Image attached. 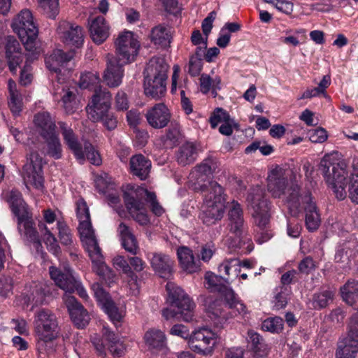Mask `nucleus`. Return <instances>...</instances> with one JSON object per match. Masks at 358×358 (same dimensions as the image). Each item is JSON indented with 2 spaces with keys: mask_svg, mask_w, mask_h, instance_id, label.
Masks as SVG:
<instances>
[{
  "mask_svg": "<svg viewBox=\"0 0 358 358\" xmlns=\"http://www.w3.org/2000/svg\"><path fill=\"white\" fill-rule=\"evenodd\" d=\"M217 168L215 159L208 158L201 164L196 166L190 173L189 179L194 181V189L196 190H206L201 212L199 218L208 226L216 224L224 216V196L223 188L216 181H208Z\"/></svg>",
  "mask_w": 358,
  "mask_h": 358,
  "instance_id": "f257e3e1",
  "label": "nucleus"
},
{
  "mask_svg": "<svg viewBox=\"0 0 358 358\" xmlns=\"http://www.w3.org/2000/svg\"><path fill=\"white\" fill-rule=\"evenodd\" d=\"M319 170L338 199H345L348 192L351 201L358 203V161L350 173L346 163L338 159L336 153L327 154L321 159Z\"/></svg>",
  "mask_w": 358,
  "mask_h": 358,
  "instance_id": "f03ea898",
  "label": "nucleus"
},
{
  "mask_svg": "<svg viewBox=\"0 0 358 358\" xmlns=\"http://www.w3.org/2000/svg\"><path fill=\"white\" fill-rule=\"evenodd\" d=\"M73 52H64L62 50H55L50 55L45 57V65L51 72L57 83L53 84V96L56 99L62 101L63 107L67 114L73 113L78 108L76 100V89L65 84L69 71L65 65L73 57Z\"/></svg>",
  "mask_w": 358,
  "mask_h": 358,
  "instance_id": "7ed1b4c3",
  "label": "nucleus"
},
{
  "mask_svg": "<svg viewBox=\"0 0 358 358\" xmlns=\"http://www.w3.org/2000/svg\"><path fill=\"white\" fill-rule=\"evenodd\" d=\"M34 325L38 355L45 358L56 350L55 340L59 335L57 317L50 310L40 309L34 315Z\"/></svg>",
  "mask_w": 358,
  "mask_h": 358,
  "instance_id": "20e7f679",
  "label": "nucleus"
},
{
  "mask_svg": "<svg viewBox=\"0 0 358 358\" xmlns=\"http://www.w3.org/2000/svg\"><path fill=\"white\" fill-rule=\"evenodd\" d=\"M145 199L150 203L152 213L157 216L164 213V209L156 200V195L145 188L128 185L124 191V203L132 218L141 225H146L150 220L147 214L145 204L143 200Z\"/></svg>",
  "mask_w": 358,
  "mask_h": 358,
  "instance_id": "39448f33",
  "label": "nucleus"
},
{
  "mask_svg": "<svg viewBox=\"0 0 358 358\" xmlns=\"http://www.w3.org/2000/svg\"><path fill=\"white\" fill-rule=\"evenodd\" d=\"M247 201L251 215L257 227L255 241L259 244H262L273 236L270 229V206L266 198L265 190L259 185L252 187L248 193Z\"/></svg>",
  "mask_w": 358,
  "mask_h": 358,
  "instance_id": "423d86ee",
  "label": "nucleus"
},
{
  "mask_svg": "<svg viewBox=\"0 0 358 358\" xmlns=\"http://www.w3.org/2000/svg\"><path fill=\"white\" fill-rule=\"evenodd\" d=\"M286 205L293 216H297L302 209L305 212V223L309 231H314L320 227L321 219L315 203L309 191L294 185L289 189Z\"/></svg>",
  "mask_w": 358,
  "mask_h": 358,
  "instance_id": "0eeeda50",
  "label": "nucleus"
},
{
  "mask_svg": "<svg viewBox=\"0 0 358 358\" xmlns=\"http://www.w3.org/2000/svg\"><path fill=\"white\" fill-rule=\"evenodd\" d=\"M78 231L81 241L92 260L93 271L110 285L115 281L113 271L105 264L101 249L94 236L90 219L79 222Z\"/></svg>",
  "mask_w": 358,
  "mask_h": 358,
  "instance_id": "6e6552de",
  "label": "nucleus"
},
{
  "mask_svg": "<svg viewBox=\"0 0 358 358\" xmlns=\"http://www.w3.org/2000/svg\"><path fill=\"white\" fill-rule=\"evenodd\" d=\"M169 65L162 57L152 58L145 70L144 91L153 99L161 98L166 92Z\"/></svg>",
  "mask_w": 358,
  "mask_h": 358,
  "instance_id": "1a4fd4ad",
  "label": "nucleus"
},
{
  "mask_svg": "<svg viewBox=\"0 0 358 358\" xmlns=\"http://www.w3.org/2000/svg\"><path fill=\"white\" fill-rule=\"evenodd\" d=\"M11 27L27 51H34L36 55L41 52L37 42L38 30L31 10H22L13 19Z\"/></svg>",
  "mask_w": 358,
  "mask_h": 358,
  "instance_id": "9d476101",
  "label": "nucleus"
},
{
  "mask_svg": "<svg viewBox=\"0 0 358 358\" xmlns=\"http://www.w3.org/2000/svg\"><path fill=\"white\" fill-rule=\"evenodd\" d=\"M111 94L108 90L100 91L92 96V101L86 108L88 117L93 122H102L108 129H114L117 121L114 115L110 112Z\"/></svg>",
  "mask_w": 358,
  "mask_h": 358,
  "instance_id": "9b49d317",
  "label": "nucleus"
},
{
  "mask_svg": "<svg viewBox=\"0 0 358 358\" xmlns=\"http://www.w3.org/2000/svg\"><path fill=\"white\" fill-rule=\"evenodd\" d=\"M228 210V227L229 233L227 235L228 246L230 248H240L241 244L250 240L243 229V212L239 203L232 201L225 205Z\"/></svg>",
  "mask_w": 358,
  "mask_h": 358,
  "instance_id": "f8f14e48",
  "label": "nucleus"
},
{
  "mask_svg": "<svg viewBox=\"0 0 358 358\" xmlns=\"http://www.w3.org/2000/svg\"><path fill=\"white\" fill-rule=\"evenodd\" d=\"M8 201L12 212L17 217V228L20 234L28 240L34 241L36 239V231L33 227V222L29 217L21 193L17 190H11Z\"/></svg>",
  "mask_w": 358,
  "mask_h": 358,
  "instance_id": "ddd939ff",
  "label": "nucleus"
},
{
  "mask_svg": "<svg viewBox=\"0 0 358 358\" xmlns=\"http://www.w3.org/2000/svg\"><path fill=\"white\" fill-rule=\"evenodd\" d=\"M292 173L291 170L277 165L269 171L267 176L268 192L274 198H283L285 203L288 192L292 186L298 185L301 188L299 185L294 182H292L289 186L288 185Z\"/></svg>",
  "mask_w": 358,
  "mask_h": 358,
  "instance_id": "4468645a",
  "label": "nucleus"
},
{
  "mask_svg": "<svg viewBox=\"0 0 358 358\" xmlns=\"http://www.w3.org/2000/svg\"><path fill=\"white\" fill-rule=\"evenodd\" d=\"M167 301L171 306L177 307L182 315V320L190 322L193 319V310L195 307L194 302L175 283L168 282L166 285Z\"/></svg>",
  "mask_w": 358,
  "mask_h": 358,
  "instance_id": "2eb2a0df",
  "label": "nucleus"
},
{
  "mask_svg": "<svg viewBox=\"0 0 358 358\" xmlns=\"http://www.w3.org/2000/svg\"><path fill=\"white\" fill-rule=\"evenodd\" d=\"M117 59L121 64L134 61L138 55L140 43L135 34L130 31L121 32L115 41Z\"/></svg>",
  "mask_w": 358,
  "mask_h": 358,
  "instance_id": "dca6fc26",
  "label": "nucleus"
},
{
  "mask_svg": "<svg viewBox=\"0 0 358 358\" xmlns=\"http://www.w3.org/2000/svg\"><path fill=\"white\" fill-rule=\"evenodd\" d=\"M48 292L44 283L32 281L25 285L16 303L23 308L31 307V310H33L45 303Z\"/></svg>",
  "mask_w": 358,
  "mask_h": 358,
  "instance_id": "f3484780",
  "label": "nucleus"
},
{
  "mask_svg": "<svg viewBox=\"0 0 358 358\" xmlns=\"http://www.w3.org/2000/svg\"><path fill=\"white\" fill-rule=\"evenodd\" d=\"M43 159L36 152H32L27 157L23 166V178L27 187L32 185L37 189L43 187Z\"/></svg>",
  "mask_w": 358,
  "mask_h": 358,
  "instance_id": "a211bd4d",
  "label": "nucleus"
},
{
  "mask_svg": "<svg viewBox=\"0 0 358 358\" xmlns=\"http://www.w3.org/2000/svg\"><path fill=\"white\" fill-rule=\"evenodd\" d=\"M216 343L215 333L206 327L194 330L188 341L189 347L194 352L208 355L210 353Z\"/></svg>",
  "mask_w": 358,
  "mask_h": 358,
  "instance_id": "6ab92c4d",
  "label": "nucleus"
},
{
  "mask_svg": "<svg viewBox=\"0 0 358 358\" xmlns=\"http://www.w3.org/2000/svg\"><path fill=\"white\" fill-rule=\"evenodd\" d=\"M92 289L99 304L108 315L110 320L113 323L120 322L124 316V310L116 306L108 293L103 289L99 283H93L92 285Z\"/></svg>",
  "mask_w": 358,
  "mask_h": 358,
  "instance_id": "aec40b11",
  "label": "nucleus"
},
{
  "mask_svg": "<svg viewBox=\"0 0 358 358\" xmlns=\"http://www.w3.org/2000/svg\"><path fill=\"white\" fill-rule=\"evenodd\" d=\"M57 34L64 43L70 47L79 48L83 45L84 33L81 27L66 21L60 22Z\"/></svg>",
  "mask_w": 358,
  "mask_h": 358,
  "instance_id": "412c9836",
  "label": "nucleus"
},
{
  "mask_svg": "<svg viewBox=\"0 0 358 358\" xmlns=\"http://www.w3.org/2000/svg\"><path fill=\"white\" fill-rule=\"evenodd\" d=\"M118 59L112 55L106 57V68L103 74V82L110 87H118L124 76L123 66Z\"/></svg>",
  "mask_w": 358,
  "mask_h": 358,
  "instance_id": "4be33fe9",
  "label": "nucleus"
},
{
  "mask_svg": "<svg viewBox=\"0 0 358 358\" xmlns=\"http://www.w3.org/2000/svg\"><path fill=\"white\" fill-rule=\"evenodd\" d=\"M63 300L74 324L78 328L85 327L90 320V317L84 307L71 295L65 294Z\"/></svg>",
  "mask_w": 358,
  "mask_h": 358,
  "instance_id": "5701e85b",
  "label": "nucleus"
},
{
  "mask_svg": "<svg viewBox=\"0 0 358 358\" xmlns=\"http://www.w3.org/2000/svg\"><path fill=\"white\" fill-rule=\"evenodd\" d=\"M145 117L148 123L152 127L162 129L168 125L171 114L164 103H159L148 110Z\"/></svg>",
  "mask_w": 358,
  "mask_h": 358,
  "instance_id": "b1692460",
  "label": "nucleus"
},
{
  "mask_svg": "<svg viewBox=\"0 0 358 358\" xmlns=\"http://www.w3.org/2000/svg\"><path fill=\"white\" fill-rule=\"evenodd\" d=\"M49 273L51 279L55 285L63 290L72 289L77 277L69 266H64L63 269L52 266L49 268Z\"/></svg>",
  "mask_w": 358,
  "mask_h": 358,
  "instance_id": "393cba45",
  "label": "nucleus"
},
{
  "mask_svg": "<svg viewBox=\"0 0 358 358\" xmlns=\"http://www.w3.org/2000/svg\"><path fill=\"white\" fill-rule=\"evenodd\" d=\"M58 124L64 143L73 152L76 158L83 163L85 161V153L73 129L64 122H59Z\"/></svg>",
  "mask_w": 358,
  "mask_h": 358,
  "instance_id": "a878e982",
  "label": "nucleus"
},
{
  "mask_svg": "<svg viewBox=\"0 0 358 358\" xmlns=\"http://www.w3.org/2000/svg\"><path fill=\"white\" fill-rule=\"evenodd\" d=\"M155 272L161 278H169L173 271V261L162 253H151L148 257Z\"/></svg>",
  "mask_w": 358,
  "mask_h": 358,
  "instance_id": "bb28decb",
  "label": "nucleus"
},
{
  "mask_svg": "<svg viewBox=\"0 0 358 358\" xmlns=\"http://www.w3.org/2000/svg\"><path fill=\"white\" fill-rule=\"evenodd\" d=\"M20 43L13 37L9 36L7 38L6 46V54L8 62V66L13 73H17V68L23 60V55L21 52Z\"/></svg>",
  "mask_w": 358,
  "mask_h": 358,
  "instance_id": "cd10ccee",
  "label": "nucleus"
},
{
  "mask_svg": "<svg viewBox=\"0 0 358 358\" xmlns=\"http://www.w3.org/2000/svg\"><path fill=\"white\" fill-rule=\"evenodd\" d=\"M177 255L180 267L188 273H194L201 270V262L196 259L192 251L187 247H180Z\"/></svg>",
  "mask_w": 358,
  "mask_h": 358,
  "instance_id": "c85d7f7f",
  "label": "nucleus"
},
{
  "mask_svg": "<svg viewBox=\"0 0 358 358\" xmlns=\"http://www.w3.org/2000/svg\"><path fill=\"white\" fill-rule=\"evenodd\" d=\"M199 151L200 147L197 143L187 141L178 148L176 160L182 166L189 165L196 159Z\"/></svg>",
  "mask_w": 358,
  "mask_h": 358,
  "instance_id": "c756f323",
  "label": "nucleus"
},
{
  "mask_svg": "<svg viewBox=\"0 0 358 358\" xmlns=\"http://www.w3.org/2000/svg\"><path fill=\"white\" fill-rule=\"evenodd\" d=\"M110 27L103 17L99 16L92 20L90 33L93 41L97 44L103 43L110 35Z\"/></svg>",
  "mask_w": 358,
  "mask_h": 358,
  "instance_id": "7c9ffc66",
  "label": "nucleus"
},
{
  "mask_svg": "<svg viewBox=\"0 0 358 358\" xmlns=\"http://www.w3.org/2000/svg\"><path fill=\"white\" fill-rule=\"evenodd\" d=\"M357 352L358 339L348 335L338 341L336 357L355 358Z\"/></svg>",
  "mask_w": 358,
  "mask_h": 358,
  "instance_id": "2f4dec72",
  "label": "nucleus"
},
{
  "mask_svg": "<svg viewBox=\"0 0 358 358\" xmlns=\"http://www.w3.org/2000/svg\"><path fill=\"white\" fill-rule=\"evenodd\" d=\"M171 28L162 24L153 27L150 34L151 42L158 48H166L171 41Z\"/></svg>",
  "mask_w": 358,
  "mask_h": 358,
  "instance_id": "473e14b6",
  "label": "nucleus"
},
{
  "mask_svg": "<svg viewBox=\"0 0 358 358\" xmlns=\"http://www.w3.org/2000/svg\"><path fill=\"white\" fill-rule=\"evenodd\" d=\"M146 345L151 350L159 351L166 347L167 341L164 331L158 329H150L144 335Z\"/></svg>",
  "mask_w": 358,
  "mask_h": 358,
  "instance_id": "72a5a7b5",
  "label": "nucleus"
},
{
  "mask_svg": "<svg viewBox=\"0 0 358 358\" xmlns=\"http://www.w3.org/2000/svg\"><path fill=\"white\" fill-rule=\"evenodd\" d=\"M205 306L208 316L214 323V325L219 327L222 324L223 301L222 299L208 296L205 300Z\"/></svg>",
  "mask_w": 358,
  "mask_h": 358,
  "instance_id": "f704fd0d",
  "label": "nucleus"
},
{
  "mask_svg": "<svg viewBox=\"0 0 358 358\" xmlns=\"http://www.w3.org/2000/svg\"><path fill=\"white\" fill-rule=\"evenodd\" d=\"M151 168V162L145 156L136 155L130 159V169L131 173L141 180L147 178Z\"/></svg>",
  "mask_w": 358,
  "mask_h": 358,
  "instance_id": "c9c22d12",
  "label": "nucleus"
},
{
  "mask_svg": "<svg viewBox=\"0 0 358 358\" xmlns=\"http://www.w3.org/2000/svg\"><path fill=\"white\" fill-rule=\"evenodd\" d=\"M117 231L124 250L131 254L136 255L138 250V244L130 228L122 222L118 227Z\"/></svg>",
  "mask_w": 358,
  "mask_h": 358,
  "instance_id": "e433bc0d",
  "label": "nucleus"
},
{
  "mask_svg": "<svg viewBox=\"0 0 358 358\" xmlns=\"http://www.w3.org/2000/svg\"><path fill=\"white\" fill-rule=\"evenodd\" d=\"M113 265L117 269H121L124 273L127 274L131 279L129 281V286L133 295L138 294V285L137 283V276L131 271L127 261L122 256H116L113 259Z\"/></svg>",
  "mask_w": 358,
  "mask_h": 358,
  "instance_id": "4c0bfd02",
  "label": "nucleus"
},
{
  "mask_svg": "<svg viewBox=\"0 0 358 358\" xmlns=\"http://www.w3.org/2000/svg\"><path fill=\"white\" fill-rule=\"evenodd\" d=\"M225 308L228 306L231 310L228 313L229 317H234L238 314L245 312V306L241 301L238 295L234 290L225 285Z\"/></svg>",
  "mask_w": 358,
  "mask_h": 358,
  "instance_id": "58836bf2",
  "label": "nucleus"
},
{
  "mask_svg": "<svg viewBox=\"0 0 358 358\" xmlns=\"http://www.w3.org/2000/svg\"><path fill=\"white\" fill-rule=\"evenodd\" d=\"M43 138L47 145V155L55 159H59L62 156V146L56 131L44 133Z\"/></svg>",
  "mask_w": 358,
  "mask_h": 358,
  "instance_id": "ea45409f",
  "label": "nucleus"
},
{
  "mask_svg": "<svg viewBox=\"0 0 358 358\" xmlns=\"http://www.w3.org/2000/svg\"><path fill=\"white\" fill-rule=\"evenodd\" d=\"M248 343L255 353V358H263L267 355L268 350L262 337L253 330L248 332Z\"/></svg>",
  "mask_w": 358,
  "mask_h": 358,
  "instance_id": "a19ab883",
  "label": "nucleus"
},
{
  "mask_svg": "<svg viewBox=\"0 0 358 358\" xmlns=\"http://www.w3.org/2000/svg\"><path fill=\"white\" fill-rule=\"evenodd\" d=\"M103 336L104 340L107 341L106 345L110 352L113 356H121L124 352V346L118 336L107 327H103Z\"/></svg>",
  "mask_w": 358,
  "mask_h": 358,
  "instance_id": "79ce46f5",
  "label": "nucleus"
},
{
  "mask_svg": "<svg viewBox=\"0 0 358 358\" xmlns=\"http://www.w3.org/2000/svg\"><path fill=\"white\" fill-rule=\"evenodd\" d=\"M341 293L343 301L350 306H357L358 303V282L348 280L341 288Z\"/></svg>",
  "mask_w": 358,
  "mask_h": 358,
  "instance_id": "37998d69",
  "label": "nucleus"
},
{
  "mask_svg": "<svg viewBox=\"0 0 358 358\" xmlns=\"http://www.w3.org/2000/svg\"><path fill=\"white\" fill-rule=\"evenodd\" d=\"M100 78L97 73L94 72H85L80 75L79 87L81 89H89L95 91V94L99 93L100 91H105V90L99 89L97 90V87H99Z\"/></svg>",
  "mask_w": 358,
  "mask_h": 358,
  "instance_id": "c03bdc74",
  "label": "nucleus"
},
{
  "mask_svg": "<svg viewBox=\"0 0 358 358\" xmlns=\"http://www.w3.org/2000/svg\"><path fill=\"white\" fill-rule=\"evenodd\" d=\"M8 86L10 94L9 107L13 114L17 115L22 110V96L16 89V84L13 80H9Z\"/></svg>",
  "mask_w": 358,
  "mask_h": 358,
  "instance_id": "a18cd8bd",
  "label": "nucleus"
},
{
  "mask_svg": "<svg viewBox=\"0 0 358 358\" xmlns=\"http://www.w3.org/2000/svg\"><path fill=\"white\" fill-rule=\"evenodd\" d=\"M34 123L36 127L41 129V134L52 132L55 131V122L52 120L48 112L38 113L35 115Z\"/></svg>",
  "mask_w": 358,
  "mask_h": 358,
  "instance_id": "49530a36",
  "label": "nucleus"
},
{
  "mask_svg": "<svg viewBox=\"0 0 358 358\" xmlns=\"http://www.w3.org/2000/svg\"><path fill=\"white\" fill-rule=\"evenodd\" d=\"M29 53L26 57V61L24 65L20 71V82L22 85H27L31 83L33 78L32 67L31 65V61L37 58L40 52L38 55H34V51H29Z\"/></svg>",
  "mask_w": 358,
  "mask_h": 358,
  "instance_id": "de8ad7c7",
  "label": "nucleus"
},
{
  "mask_svg": "<svg viewBox=\"0 0 358 358\" xmlns=\"http://www.w3.org/2000/svg\"><path fill=\"white\" fill-rule=\"evenodd\" d=\"M334 292L331 289H323L314 294L312 306L315 309L324 308L333 301Z\"/></svg>",
  "mask_w": 358,
  "mask_h": 358,
  "instance_id": "09e8293b",
  "label": "nucleus"
},
{
  "mask_svg": "<svg viewBox=\"0 0 358 358\" xmlns=\"http://www.w3.org/2000/svg\"><path fill=\"white\" fill-rule=\"evenodd\" d=\"M41 231H44L43 241L47 245L48 249L55 255H57L59 252V246L53 235L56 232L54 227H49L47 225L40 226Z\"/></svg>",
  "mask_w": 358,
  "mask_h": 358,
  "instance_id": "8fccbe9b",
  "label": "nucleus"
},
{
  "mask_svg": "<svg viewBox=\"0 0 358 358\" xmlns=\"http://www.w3.org/2000/svg\"><path fill=\"white\" fill-rule=\"evenodd\" d=\"M206 287L211 292H222L224 289V278L221 275H215L213 272H206L205 275Z\"/></svg>",
  "mask_w": 358,
  "mask_h": 358,
  "instance_id": "3c124183",
  "label": "nucleus"
},
{
  "mask_svg": "<svg viewBox=\"0 0 358 358\" xmlns=\"http://www.w3.org/2000/svg\"><path fill=\"white\" fill-rule=\"evenodd\" d=\"M182 137L180 129L178 125L170 128L164 136L162 137L163 145L165 148H171L175 146Z\"/></svg>",
  "mask_w": 358,
  "mask_h": 358,
  "instance_id": "603ef678",
  "label": "nucleus"
},
{
  "mask_svg": "<svg viewBox=\"0 0 358 358\" xmlns=\"http://www.w3.org/2000/svg\"><path fill=\"white\" fill-rule=\"evenodd\" d=\"M201 82V90L203 93H207L211 88V94L213 97L217 96V90H221V80L220 78L211 79L207 76H202L200 80Z\"/></svg>",
  "mask_w": 358,
  "mask_h": 358,
  "instance_id": "864d4df0",
  "label": "nucleus"
},
{
  "mask_svg": "<svg viewBox=\"0 0 358 358\" xmlns=\"http://www.w3.org/2000/svg\"><path fill=\"white\" fill-rule=\"evenodd\" d=\"M354 242H348L344 243L341 248H339L335 255V260L336 262H344L348 261L350 257L355 256L356 252L354 250L353 247L355 246Z\"/></svg>",
  "mask_w": 358,
  "mask_h": 358,
  "instance_id": "5fc2aeb1",
  "label": "nucleus"
},
{
  "mask_svg": "<svg viewBox=\"0 0 358 358\" xmlns=\"http://www.w3.org/2000/svg\"><path fill=\"white\" fill-rule=\"evenodd\" d=\"M283 328V320L280 317H269L263 321L262 329L271 333H279Z\"/></svg>",
  "mask_w": 358,
  "mask_h": 358,
  "instance_id": "6e6d98bb",
  "label": "nucleus"
},
{
  "mask_svg": "<svg viewBox=\"0 0 358 358\" xmlns=\"http://www.w3.org/2000/svg\"><path fill=\"white\" fill-rule=\"evenodd\" d=\"M289 290L287 287L280 286L275 289L274 307L280 310L286 306Z\"/></svg>",
  "mask_w": 358,
  "mask_h": 358,
  "instance_id": "4d7b16f0",
  "label": "nucleus"
},
{
  "mask_svg": "<svg viewBox=\"0 0 358 358\" xmlns=\"http://www.w3.org/2000/svg\"><path fill=\"white\" fill-rule=\"evenodd\" d=\"M38 3L49 17H55L58 13L59 0H38Z\"/></svg>",
  "mask_w": 358,
  "mask_h": 358,
  "instance_id": "13d9d810",
  "label": "nucleus"
},
{
  "mask_svg": "<svg viewBox=\"0 0 358 358\" xmlns=\"http://www.w3.org/2000/svg\"><path fill=\"white\" fill-rule=\"evenodd\" d=\"M58 231L62 244L69 245L72 243V236L69 228L62 220H57V227L55 228Z\"/></svg>",
  "mask_w": 358,
  "mask_h": 358,
  "instance_id": "bf43d9fd",
  "label": "nucleus"
},
{
  "mask_svg": "<svg viewBox=\"0 0 358 358\" xmlns=\"http://www.w3.org/2000/svg\"><path fill=\"white\" fill-rule=\"evenodd\" d=\"M85 153V158L87 157L91 164L99 166L101 163V158L99 153L95 150L94 148L88 142L84 143L83 148Z\"/></svg>",
  "mask_w": 358,
  "mask_h": 358,
  "instance_id": "052dcab7",
  "label": "nucleus"
},
{
  "mask_svg": "<svg viewBox=\"0 0 358 358\" xmlns=\"http://www.w3.org/2000/svg\"><path fill=\"white\" fill-rule=\"evenodd\" d=\"M241 262L238 259H231L225 265V273L229 276L230 280L236 278L240 273Z\"/></svg>",
  "mask_w": 358,
  "mask_h": 358,
  "instance_id": "680f3d73",
  "label": "nucleus"
},
{
  "mask_svg": "<svg viewBox=\"0 0 358 358\" xmlns=\"http://www.w3.org/2000/svg\"><path fill=\"white\" fill-rule=\"evenodd\" d=\"M199 52L196 51V55L191 57L189 62V73L192 76H198L202 69V59Z\"/></svg>",
  "mask_w": 358,
  "mask_h": 358,
  "instance_id": "e2e57ef3",
  "label": "nucleus"
},
{
  "mask_svg": "<svg viewBox=\"0 0 358 358\" xmlns=\"http://www.w3.org/2000/svg\"><path fill=\"white\" fill-rule=\"evenodd\" d=\"M76 214L79 222L90 219L87 203L82 199L76 202Z\"/></svg>",
  "mask_w": 358,
  "mask_h": 358,
  "instance_id": "0e129e2a",
  "label": "nucleus"
},
{
  "mask_svg": "<svg viewBox=\"0 0 358 358\" xmlns=\"http://www.w3.org/2000/svg\"><path fill=\"white\" fill-rule=\"evenodd\" d=\"M96 188L100 192L106 194L108 189L111 188L110 178L106 173H103L96 177L95 180Z\"/></svg>",
  "mask_w": 358,
  "mask_h": 358,
  "instance_id": "69168bd1",
  "label": "nucleus"
},
{
  "mask_svg": "<svg viewBox=\"0 0 358 358\" xmlns=\"http://www.w3.org/2000/svg\"><path fill=\"white\" fill-rule=\"evenodd\" d=\"M308 135L310 141L315 143H323L327 138V131L322 128L312 129L309 131Z\"/></svg>",
  "mask_w": 358,
  "mask_h": 358,
  "instance_id": "338daca9",
  "label": "nucleus"
},
{
  "mask_svg": "<svg viewBox=\"0 0 358 358\" xmlns=\"http://www.w3.org/2000/svg\"><path fill=\"white\" fill-rule=\"evenodd\" d=\"M170 334L187 340V341L191 335L188 327L181 324L173 325L170 329Z\"/></svg>",
  "mask_w": 358,
  "mask_h": 358,
  "instance_id": "774afa93",
  "label": "nucleus"
}]
</instances>
